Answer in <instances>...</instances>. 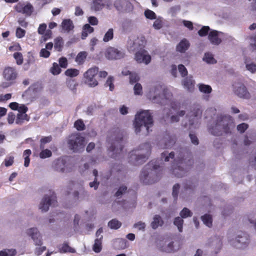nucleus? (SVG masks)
<instances>
[{"label":"nucleus","mask_w":256,"mask_h":256,"mask_svg":"<svg viewBox=\"0 0 256 256\" xmlns=\"http://www.w3.org/2000/svg\"><path fill=\"white\" fill-rule=\"evenodd\" d=\"M122 140L120 139L116 140L114 142H112V145L110 146L109 150L112 152L110 156L114 158L116 156L117 154L120 153L122 150Z\"/></svg>","instance_id":"23"},{"label":"nucleus","mask_w":256,"mask_h":256,"mask_svg":"<svg viewBox=\"0 0 256 256\" xmlns=\"http://www.w3.org/2000/svg\"><path fill=\"white\" fill-rule=\"evenodd\" d=\"M144 15L147 18L154 20L156 18V14L152 10H147L144 12Z\"/></svg>","instance_id":"62"},{"label":"nucleus","mask_w":256,"mask_h":256,"mask_svg":"<svg viewBox=\"0 0 256 256\" xmlns=\"http://www.w3.org/2000/svg\"><path fill=\"white\" fill-rule=\"evenodd\" d=\"M175 143V139L170 136L164 137L158 144L159 148L167 149L171 148Z\"/></svg>","instance_id":"22"},{"label":"nucleus","mask_w":256,"mask_h":256,"mask_svg":"<svg viewBox=\"0 0 256 256\" xmlns=\"http://www.w3.org/2000/svg\"><path fill=\"white\" fill-rule=\"evenodd\" d=\"M148 98L154 103L170 105L172 108L174 110H176L178 107V104L172 100L171 92L160 84H156L151 88Z\"/></svg>","instance_id":"1"},{"label":"nucleus","mask_w":256,"mask_h":256,"mask_svg":"<svg viewBox=\"0 0 256 256\" xmlns=\"http://www.w3.org/2000/svg\"><path fill=\"white\" fill-rule=\"evenodd\" d=\"M190 46L189 42L186 39L184 38L176 46V50L180 52L184 53L188 50Z\"/></svg>","instance_id":"26"},{"label":"nucleus","mask_w":256,"mask_h":256,"mask_svg":"<svg viewBox=\"0 0 256 256\" xmlns=\"http://www.w3.org/2000/svg\"><path fill=\"white\" fill-rule=\"evenodd\" d=\"M153 24V27L156 30H160L163 26V20L161 17L156 18Z\"/></svg>","instance_id":"50"},{"label":"nucleus","mask_w":256,"mask_h":256,"mask_svg":"<svg viewBox=\"0 0 256 256\" xmlns=\"http://www.w3.org/2000/svg\"><path fill=\"white\" fill-rule=\"evenodd\" d=\"M66 85L70 90L75 92L78 84L74 80L68 78L66 80Z\"/></svg>","instance_id":"39"},{"label":"nucleus","mask_w":256,"mask_h":256,"mask_svg":"<svg viewBox=\"0 0 256 256\" xmlns=\"http://www.w3.org/2000/svg\"><path fill=\"white\" fill-rule=\"evenodd\" d=\"M182 217L178 216L174 218V224L177 226L178 229L180 232L182 231V226L184 224V220Z\"/></svg>","instance_id":"44"},{"label":"nucleus","mask_w":256,"mask_h":256,"mask_svg":"<svg viewBox=\"0 0 256 256\" xmlns=\"http://www.w3.org/2000/svg\"><path fill=\"white\" fill-rule=\"evenodd\" d=\"M62 27L64 32H68L74 28V26L70 19H66L62 22Z\"/></svg>","instance_id":"32"},{"label":"nucleus","mask_w":256,"mask_h":256,"mask_svg":"<svg viewBox=\"0 0 256 256\" xmlns=\"http://www.w3.org/2000/svg\"><path fill=\"white\" fill-rule=\"evenodd\" d=\"M182 84L184 88L189 92H193L194 90L195 82L192 77L188 76L184 78L182 81Z\"/></svg>","instance_id":"25"},{"label":"nucleus","mask_w":256,"mask_h":256,"mask_svg":"<svg viewBox=\"0 0 256 256\" xmlns=\"http://www.w3.org/2000/svg\"><path fill=\"white\" fill-rule=\"evenodd\" d=\"M4 76L8 80H13L16 76V70L12 68H6L4 71Z\"/></svg>","instance_id":"27"},{"label":"nucleus","mask_w":256,"mask_h":256,"mask_svg":"<svg viewBox=\"0 0 256 256\" xmlns=\"http://www.w3.org/2000/svg\"><path fill=\"white\" fill-rule=\"evenodd\" d=\"M203 60L207 62L208 64H214L216 62V60L214 58L213 55L210 53L205 54Z\"/></svg>","instance_id":"48"},{"label":"nucleus","mask_w":256,"mask_h":256,"mask_svg":"<svg viewBox=\"0 0 256 256\" xmlns=\"http://www.w3.org/2000/svg\"><path fill=\"white\" fill-rule=\"evenodd\" d=\"M53 169L58 172L65 173L71 171V168L66 164V160L63 158H58L54 160L52 164Z\"/></svg>","instance_id":"12"},{"label":"nucleus","mask_w":256,"mask_h":256,"mask_svg":"<svg viewBox=\"0 0 256 256\" xmlns=\"http://www.w3.org/2000/svg\"><path fill=\"white\" fill-rule=\"evenodd\" d=\"M52 138L50 136H46L42 138L40 140V149H44V144H46L50 142L52 140Z\"/></svg>","instance_id":"59"},{"label":"nucleus","mask_w":256,"mask_h":256,"mask_svg":"<svg viewBox=\"0 0 256 256\" xmlns=\"http://www.w3.org/2000/svg\"><path fill=\"white\" fill-rule=\"evenodd\" d=\"M59 252L60 253L70 252L74 253L76 250L74 248L70 247L67 243H64L58 247Z\"/></svg>","instance_id":"34"},{"label":"nucleus","mask_w":256,"mask_h":256,"mask_svg":"<svg viewBox=\"0 0 256 256\" xmlns=\"http://www.w3.org/2000/svg\"><path fill=\"white\" fill-rule=\"evenodd\" d=\"M108 226L112 229H118L122 226V223L116 219H112L108 224Z\"/></svg>","instance_id":"47"},{"label":"nucleus","mask_w":256,"mask_h":256,"mask_svg":"<svg viewBox=\"0 0 256 256\" xmlns=\"http://www.w3.org/2000/svg\"><path fill=\"white\" fill-rule=\"evenodd\" d=\"M50 72L54 75H58L60 73L61 69L57 63L54 62L50 69Z\"/></svg>","instance_id":"54"},{"label":"nucleus","mask_w":256,"mask_h":256,"mask_svg":"<svg viewBox=\"0 0 256 256\" xmlns=\"http://www.w3.org/2000/svg\"><path fill=\"white\" fill-rule=\"evenodd\" d=\"M224 37L223 32L214 30H210L208 34V40L212 44L215 46L220 44Z\"/></svg>","instance_id":"13"},{"label":"nucleus","mask_w":256,"mask_h":256,"mask_svg":"<svg viewBox=\"0 0 256 256\" xmlns=\"http://www.w3.org/2000/svg\"><path fill=\"white\" fill-rule=\"evenodd\" d=\"M127 187L126 186H121L118 191L116 192L115 196L118 198H120L124 193L126 192Z\"/></svg>","instance_id":"61"},{"label":"nucleus","mask_w":256,"mask_h":256,"mask_svg":"<svg viewBox=\"0 0 256 256\" xmlns=\"http://www.w3.org/2000/svg\"><path fill=\"white\" fill-rule=\"evenodd\" d=\"M228 240L231 246L238 248L244 249L250 242V238L248 234L242 232L238 234L234 239H230L228 236Z\"/></svg>","instance_id":"7"},{"label":"nucleus","mask_w":256,"mask_h":256,"mask_svg":"<svg viewBox=\"0 0 256 256\" xmlns=\"http://www.w3.org/2000/svg\"><path fill=\"white\" fill-rule=\"evenodd\" d=\"M174 152H164L161 154V159L164 162L173 160V163L170 166V170L175 176L180 178L184 176L189 169V166L186 164L185 161L180 157L174 158Z\"/></svg>","instance_id":"2"},{"label":"nucleus","mask_w":256,"mask_h":256,"mask_svg":"<svg viewBox=\"0 0 256 256\" xmlns=\"http://www.w3.org/2000/svg\"><path fill=\"white\" fill-rule=\"evenodd\" d=\"M202 111L198 107H196L188 114L189 124H186V127H188L190 130L198 128L200 126V119L201 118Z\"/></svg>","instance_id":"9"},{"label":"nucleus","mask_w":256,"mask_h":256,"mask_svg":"<svg viewBox=\"0 0 256 256\" xmlns=\"http://www.w3.org/2000/svg\"><path fill=\"white\" fill-rule=\"evenodd\" d=\"M164 224V220L162 217L158 214L154 216L150 224V226L152 229L156 230L159 226H162Z\"/></svg>","instance_id":"29"},{"label":"nucleus","mask_w":256,"mask_h":256,"mask_svg":"<svg viewBox=\"0 0 256 256\" xmlns=\"http://www.w3.org/2000/svg\"><path fill=\"white\" fill-rule=\"evenodd\" d=\"M150 152V144L148 142L143 144L139 146L138 149L130 153V161L135 164H141L148 159Z\"/></svg>","instance_id":"6"},{"label":"nucleus","mask_w":256,"mask_h":256,"mask_svg":"<svg viewBox=\"0 0 256 256\" xmlns=\"http://www.w3.org/2000/svg\"><path fill=\"white\" fill-rule=\"evenodd\" d=\"M84 138L80 134H72L69 138L68 144L70 148L74 152H79L84 150Z\"/></svg>","instance_id":"8"},{"label":"nucleus","mask_w":256,"mask_h":256,"mask_svg":"<svg viewBox=\"0 0 256 256\" xmlns=\"http://www.w3.org/2000/svg\"><path fill=\"white\" fill-rule=\"evenodd\" d=\"M40 150L41 152L40 153L39 156L41 158L44 159L48 158H50L52 156V152L50 150L48 149H44H44Z\"/></svg>","instance_id":"53"},{"label":"nucleus","mask_w":256,"mask_h":256,"mask_svg":"<svg viewBox=\"0 0 256 256\" xmlns=\"http://www.w3.org/2000/svg\"><path fill=\"white\" fill-rule=\"evenodd\" d=\"M14 57L16 60V63L18 64H21L22 63L23 59L22 56L20 52H15L14 54Z\"/></svg>","instance_id":"63"},{"label":"nucleus","mask_w":256,"mask_h":256,"mask_svg":"<svg viewBox=\"0 0 256 256\" xmlns=\"http://www.w3.org/2000/svg\"><path fill=\"white\" fill-rule=\"evenodd\" d=\"M125 53L121 48L108 47L104 51V56L108 60H118L123 58Z\"/></svg>","instance_id":"11"},{"label":"nucleus","mask_w":256,"mask_h":256,"mask_svg":"<svg viewBox=\"0 0 256 256\" xmlns=\"http://www.w3.org/2000/svg\"><path fill=\"white\" fill-rule=\"evenodd\" d=\"M246 70L252 74L256 72V64L250 60L246 58L244 60Z\"/></svg>","instance_id":"33"},{"label":"nucleus","mask_w":256,"mask_h":256,"mask_svg":"<svg viewBox=\"0 0 256 256\" xmlns=\"http://www.w3.org/2000/svg\"><path fill=\"white\" fill-rule=\"evenodd\" d=\"M134 93L135 95L142 96V85L139 83H136L134 88Z\"/></svg>","instance_id":"57"},{"label":"nucleus","mask_w":256,"mask_h":256,"mask_svg":"<svg viewBox=\"0 0 256 256\" xmlns=\"http://www.w3.org/2000/svg\"><path fill=\"white\" fill-rule=\"evenodd\" d=\"M98 68L97 67H93L89 68L84 74L85 83L90 87H94L98 84V82L95 76L97 75Z\"/></svg>","instance_id":"10"},{"label":"nucleus","mask_w":256,"mask_h":256,"mask_svg":"<svg viewBox=\"0 0 256 256\" xmlns=\"http://www.w3.org/2000/svg\"><path fill=\"white\" fill-rule=\"evenodd\" d=\"M152 124V118L148 110L140 112L136 115L134 126L136 133L140 132L144 129L148 133L150 128Z\"/></svg>","instance_id":"5"},{"label":"nucleus","mask_w":256,"mask_h":256,"mask_svg":"<svg viewBox=\"0 0 256 256\" xmlns=\"http://www.w3.org/2000/svg\"><path fill=\"white\" fill-rule=\"evenodd\" d=\"M234 92L238 96L246 99L250 98V94L246 86L242 84L236 83L234 84Z\"/></svg>","instance_id":"18"},{"label":"nucleus","mask_w":256,"mask_h":256,"mask_svg":"<svg viewBox=\"0 0 256 256\" xmlns=\"http://www.w3.org/2000/svg\"><path fill=\"white\" fill-rule=\"evenodd\" d=\"M104 5L106 6L108 8L110 9L111 3L109 0L104 2L102 0H94L91 8L95 11H98L102 10Z\"/></svg>","instance_id":"24"},{"label":"nucleus","mask_w":256,"mask_h":256,"mask_svg":"<svg viewBox=\"0 0 256 256\" xmlns=\"http://www.w3.org/2000/svg\"><path fill=\"white\" fill-rule=\"evenodd\" d=\"M74 196L78 200H83L88 196V192L84 190H82L80 192L76 191L74 192Z\"/></svg>","instance_id":"38"},{"label":"nucleus","mask_w":256,"mask_h":256,"mask_svg":"<svg viewBox=\"0 0 256 256\" xmlns=\"http://www.w3.org/2000/svg\"><path fill=\"white\" fill-rule=\"evenodd\" d=\"M87 56V52L84 51L80 52L76 56L75 60L78 64H82L84 62Z\"/></svg>","instance_id":"37"},{"label":"nucleus","mask_w":256,"mask_h":256,"mask_svg":"<svg viewBox=\"0 0 256 256\" xmlns=\"http://www.w3.org/2000/svg\"><path fill=\"white\" fill-rule=\"evenodd\" d=\"M234 126V120L230 116H219L214 126L209 128L208 130L212 134L219 136L223 133H231Z\"/></svg>","instance_id":"3"},{"label":"nucleus","mask_w":256,"mask_h":256,"mask_svg":"<svg viewBox=\"0 0 256 256\" xmlns=\"http://www.w3.org/2000/svg\"><path fill=\"white\" fill-rule=\"evenodd\" d=\"M14 162V157L12 156H8L6 158L3 163L6 167H8L12 165Z\"/></svg>","instance_id":"60"},{"label":"nucleus","mask_w":256,"mask_h":256,"mask_svg":"<svg viewBox=\"0 0 256 256\" xmlns=\"http://www.w3.org/2000/svg\"><path fill=\"white\" fill-rule=\"evenodd\" d=\"M30 117L26 113H18L16 120V122L18 124H22L26 121H28Z\"/></svg>","instance_id":"36"},{"label":"nucleus","mask_w":256,"mask_h":256,"mask_svg":"<svg viewBox=\"0 0 256 256\" xmlns=\"http://www.w3.org/2000/svg\"><path fill=\"white\" fill-rule=\"evenodd\" d=\"M54 48L58 51H60L63 45L62 38L61 37H58L54 40Z\"/></svg>","instance_id":"49"},{"label":"nucleus","mask_w":256,"mask_h":256,"mask_svg":"<svg viewBox=\"0 0 256 256\" xmlns=\"http://www.w3.org/2000/svg\"><path fill=\"white\" fill-rule=\"evenodd\" d=\"M192 212L189 209L186 208H184L180 212V216L183 218H185L188 217H190L192 216Z\"/></svg>","instance_id":"55"},{"label":"nucleus","mask_w":256,"mask_h":256,"mask_svg":"<svg viewBox=\"0 0 256 256\" xmlns=\"http://www.w3.org/2000/svg\"><path fill=\"white\" fill-rule=\"evenodd\" d=\"M210 244V246L215 250L216 252H218L221 249L222 246V238L220 237L214 238Z\"/></svg>","instance_id":"31"},{"label":"nucleus","mask_w":256,"mask_h":256,"mask_svg":"<svg viewBox=\"0 0 256 256\" xmlns=\"http://www.w3.org/2000/svg\"><path fill=\"white\" fill-rule=\"evenodd\" d=\"M114 6L120 12L130 11L132 9V4L127 0H116Z\"/></svg>","instance_id":"19"},{"label":"nucleus","mask_w":256,"mask_h":256,"mask_svg":"<svg viewBox=\"0 0 256 256\" xmlns=\"http://www.w3.org/2000/svg\"><path fill=\"white\" fill-rule=\"evenodd\" d=\"M94 31V28L90 26L88 24H86L82 30V38L85 39L88 34H90L92 32Z\"/></svg>","instance_id":"40"},{"label":"nucleus","mask_w":256,"mask_h":256,"mask_svg":"<svg viewBox=\"0 0 256 256\" xmlns=\"http://www.w3.org/2000/svg\"><path fill=\"white\" fill-rule=\"evenodd\" d=\"M26 233L33 240L35 245L41 246L42 244V235L38 228L34 227L28 228Z\"/></svg>","instance_id":"15"},{"label":"nucleus","mask_w":256,"mask_h":256,"mask_svg":"<svg viewBox=\"0 0 256 256\" xmlns=\"http://www.w3.org/2000/svg\"><path fill=\"white\" fill-rule=\"evenodd\" d=\"M114 37V30L112 28H110L105 34L103 40L104 42H108L113 38Z\"/></svg>","instance_id":"52"},{"label":"nucleus","mask_w":256,"mask_h":256,"mask_svg":"<svg viewBox=\"0 0 256 256\" xmlns=\"http://www.w3.org/2000/svg\"><path fill=\"white\" fill-rule=\"evenodd\" d=\"M134 27V22L132 20H126L122 23V28L125 31H130Z\"/></svg>","instance_id":"41"},{"label":"nucleus","mask_w":256,"mask_h":256,"mask_svg":"<svg viewBox=\"0 0 256 256\" xmlns=\"http://www.w3.org/2000/svg\"><path fill=\"white\" fill-rule=\"evenodd\" d=\"M199 90L205 94H210L212 91L211 86L204 84H199L198 85Z\"/></svg>","instance_id":"43"},{"label":"nucleus","mask_w":256,"mask_h":256,"mask_svg":"<svg viewBox=\"0 0 256 256\" xmlns=\"http://www.w3.org/2000/svg\"><path fill=\"white\" fill-rule=\"evenodd\" d=\"M160 166L156 162L152 161L144 166L140 175V180L149 184L157 182L160 178Z\"/></svg>","instance_id":"4"},{"label":"nucleus","mask_w":256,"mask_h":256,"mask_svg":"<svg viewBox=\"0 0 256 256\" xmlns=\"http://www.w3.org/2000/svg\"><path fill=\"white\" fill-rule=\"evenodd\" d=\"M74 126L78 130H82L85 128V125L82 120H77L74 122Z\"/></svg>","instance_id":"58"},{"label":"nucleus","mask_w":256,"mask_h":256,"mask_svg":"<svg viewBox=\"0 0 256 256\" xmlns=\"http://www.w3.org/2000/svg\"><path fill=\"white\" fill-rule=\"evenodd\" d=\"M16 10L26 16H30L34 12V7L30 3L26 4H18L16 6Z\"/></svg>","instance_id":"20"},{"label":"nucleus","mask_w":256,"mask_h":256,"mask_svg":"<svg viewBox=\"0 0 256 256\" xmlns=\"http://www.w3.org/2000/svg\"><path fill=\"white\" fill-rule=\"evenodd\" d=\"M256 141V132L248 133V136H246L244 139V144L246 146L250 145L252 142Z\"/></svg>","instance_id":"35"},{"label":"nucleus","mask_w":256,"mask_h":256,"mask_svg":"<svg viewBox=\"0 0 256 256\" xmlns=\"http://www.w3.org/2000/svg\"><path fill=\"white\" fill-rule=\"evenodd\" d=\"M16 254L14 249H6L0 251V256H14Z\"/></svg>","instance_id":"46"},{"label":"nucleus","mask_w":256,"mask_h":256,"mask_svg":"<svg viewBox=\"0 0 256 256\" xmlns=\"http://www.w3.org/2000/svg\"><path fill=\"white\" fill-rule=\"evenodd\" d=\"M145 44L144 38L143 37L137 38L132 40H130L128 42V48L130 51L134 52L136 50H140Z\"/></svg>","instance_id":"16"},{"label":"nucleus","mask_w":256,"mask_h":256,"mask_svg":"<svg viewBox=\"0 0 256 256\" xmlns=\"http://www.w3.org/2000/svg\"><path fill=\"white\" fill-rule=\"evenodd\" d=\"M248 128V125L246 123H242L237 126V130L240 133H243Z\"/></svg>","instance_id":"64"},{"label":"nucleus","mask_w":256,"mask_h":256,"mask_svg":"<svg viewBox=\"0 0 256 256\" xmlns=\"http://www.w3.org/2000/svg\"><path fill=\"white\" fill-rule=\"evenodd\" d=\"M202 220L203 222L208 227L212 226V218L209 214H205L202 216Z\"/></svg>","instance_id":"51"},{"label":"nucleus","mask_w":256,"mask_h":256,"mask_svg":"<svg viewBox=\"0 0 256 256\" xmlns=\"http://www.w3.org/2000/svg\"><path fill=\"white\" fill-rule=\"evenodd\" d=\"M54 46L52 42H48L46 45V48H42L40 52V56L44 58H48L50 56V50H52Z\"/></svg>","instance_id":"30"},{"label":"nucleus","mask_w":256,"mask_h":256,"mask_svg":"<svg viewBox=\"0 0 256 256\" xmlns=\"http://www.w3.org/2000/svg\"><path fill=\"white\" fill-rule=\"evenodd\" d=\"M135 60L138 63L148 64L151 61V56L147 51L140 50L136 53Z\"/></svg>","instance_id":"17"},{"label":"nucleus","mask_w":256,"mask_h":256,"mask_svg":"<svg viewBox=\"0 0 256 256\" xmlns=\"http://www.w3.org/2000/svg\"><path fill=\"white\" fill-rule=\"evenodd\" d=\"M10 108L12 110H17L18 113H26L28 108L24 104H18L16 102H12L9 104Z\"/></svg>","instance_id":"28"},{"label":"nucleus","mask_w":256,"mask_h":256,"mask_svg":"<svg viewBox=\"0 0 256 256\" xmlns=\"http://www.w3.org/2000/svg\"><path fill=\"white\" fill-rule=\"evenodd\" d=\"M56 202V197L54 196L46 195L41 200L38 208L42 212H47L50 206L54 204Z\"/></svg>","instance_id":"14"},{"label":"nucleus","mask_w":256,"mask_h":256,"mask_svg":"<svg viewBox=\"0 0 256 256\" xmlns=\"http://www.w3.org/2000/svg\"><path fill=\"white\" fill-rule=\"evenodd\" d=\"M160 248L164 252L170 253L177 250L178 248H176L173 241L168 240L160 244Z\"/></svg>","instance_id":"21"},{"label":"nucleus","mask_w":256,"mask_h":256,"mask_svg":"<svg viewBox=\"0 0 256 256\" xmlns=\"http://www.w3.org/2000/svg\"><path fill=\"white\" fill-rule=\"evenodd\" d=\"M102 236H100V238H96L93 246V250L96 252H99L102 250Z\"/></svg>","instance_id":"42"},{"label":"nucleus","mask_w":256,"mask_h":256,"mask_svg":"<svg viewBox=\"0 0 256 256\" xmlns=\"http://www.w3.org/2000/svg\"><path fill=\"white\" fill-rule=\"evenodd\" d=\"M64 74L70 78L76 76L79 74V70L76 68H68L66 70Z\"/></svg>","instance_id":"45"},{"label":"nucleus","mask_w":256,"mask_h":256,"mask_svg":"<svg viewBox=\"0 0 256 256\" xmlns=\"http://www.w3.org/2000/svg\"><path fill=\"white\" fill-rule=\"evenodd\" d=\"M211 30L208 26H203L200 30L198 32V34L200 36H204L208 34V32Z\"/></svg>","instance_id":"56"}]
</instances>
